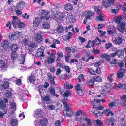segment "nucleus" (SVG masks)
I'll return each instance as SVG.
<instances>
[{
	"label": "nucleus",
	"mask_w": 126,
	"mask_h": 126,
	"mask_svg": "<svg viewBox=\"0 0 126 126\" xmlns=\"http://www.w3.org/2000/svg\"><path fill=\"white\" fill-rule=\"evenodd\" d=\"M84 120L87 123V125L84 123L83 124V126H88L91 125L92 122L90 119L87 118H84Z\"/></svg>",
	"instance_id": "obj_22"
},
{
	"label": "nucleus",
	"mask_w": 126,
	"mask_h": 126,
	"mask_svg": "<svg viewBox=\"0 0 126 126\" xmlns=\"http://www.w3.org/2000/svg\"><path fill=\"white\" fill-rule=\"evenodd\" d=\"M75 88L77 91V93L79 95H82L84 92V91L82 89H81L80 85L78 84L75 86Z\"/></svg>",
	"instance_id": "obj_10"
},
{
	"label": "nucleus",
	"mask_w": 126,
	"mask_h": 126,
	"mask_svg": "<svg viewBox=\"0 0 126 126\" xmlns=\"http://www.w3.org/2000/svg\"><path fill=\"white\" fill-rule=\"evenodd\" d=\"M62 102L64 105V108L66 109L63 111L64 116L66 117L67 116L69 117L71 116L72 115V112L69 105L64 100H62Z\"/></svg>",
	"instance_id": "obj_2"
},
{
	"label": "nucleus",
	"mask_w": 126,
	"mask_h": 126,
	"mask_svg": "<svg viewBox=\"0 0 126 126\" xmlns=\"http://www.w3.org/2000/svg\"><path fill=\"white\" fill-rule=\"evenodd\" d=\"M42 18L41 17H36L34 21H35L36 22H38L39 23L41 21Z\"/></svg>",
	"instance_id": "obj_58"
},
{
	"label": "nucleus",
	"mask_w": 126,
	"mask_h": 126,
	"mask_svg": "<svg viewBox=\"0 0 126 126\" xmlns=\"http://www.w3.org/2000/svg\"><path fill=\"white\" fill-rule=\"evenodd\" d=\"M116 50L117 51L116 53L118 56L119 57H123L124 55V53L123 50L121 49H120L118 50L117 48H116Z\"/></svg>",
	"instance_id": "obj_15"
},
{
	"label": "nucleus",
	"mask_w": 126,
	"mask_h": 126,
	"mask_svg": "<svg viewBox=\"0 0 126 126\" xmlns=\"http://www.w3.org/2000/svg\"><path fill=\"white\" fill-rule=\"evenodd\" d=\"M118 105L116 103L114 102L110 103L108 104L109 106L110 107H116L118 106Z\"/></svg>",
	"instance_id": "obj_42"
},
{
	"label": "nucleus",
	"mask_w": 126,
	"mask_h": 126,
	"mask_svg": "<svg viewBox=\"0 0 126 126\" xmlns=\"http://www.w3.org/2000/svg\"><path fill=\"white\" fill-rule=\"evenodd\" d=\"M122 17L120 16H117L114 18V20L117 23H119L121 20Z\"/></svg>",
	"instance_id": "obj_38"
},
{
	"label": "nucleus",
	"mask_w": 126,
	"mask_h": 126,
	"mask_svg": "<svg viewBox=\"0 0 126 126\" xmlns=\"http://www.w3.org/2000/svg\"><path fill=\"white\" fill-rule=\"evenodd\" d=\"M67 75L66 74H63L61 75L60 78L62 79L66 80L67 79Z\"/></svg>",
	"instance_id": "obj_57"
},
{
	"label": "nucleus",
	"mask_w": 126,
	"mask_h": 126,
	"mask_svg": "<svg viewBox=\"0 0 126 126\" xmlns=\"http://www.w3.org/2000/svg\"><path fill=\"white\" fill-rule=\"evenodd\" d=\"M64 28L62 26L60 25L56 29L57 32L59 34H60L63 32Z\"/></svg>",
	"instance_id": "obj_24"
},
{
	"label": "nucleus",
	"mask_w": 126,
	"mask_h": 126,
	"mask_svg": "<svg viewBox=\"0 0 126 126\" xmlns=\"http://www.w3.org/2000/svg\"><path fill=\"white\" fill-rule=\"evenodd\" d=\"M44 111L41 109H38L35 110V115L36 116V117L41 118L43 117Z\"/></svg>",
	"instance_id": "obj_7"
},
{
	"label": "nucleus",
	"mask_w": 126,
	"mask_h": 126,
	"mask_svg": "<svg viewBox=\"0 0 126 126\" xmlns=\"http://www.w3.org/2000/svg\"><path fill=\"white\" fill-rule=\"evenodd\" d=\"M85 13L86 14H87V15H89L91 16H92L94 14V13L93 12L89 11H86Z\"/></svg>",
	"instance_id": "obj_52"
},
{
	"label": "nucleus",
	"mask_w": 126,
	"mask_h": 126,
	"mask_svg": "<svg viewBox=\"0 0 126 126\" xmlns=\"http://www.w3.org/2000/svg\"><path fill=\"white\" fill-rule=\"evenodd\" d=\"M21 33L18 31H16L13 32L9 36V39L11 40L17 39L20 37Z\"/></svg>",
	"instance_id": "obj_4"
},
{
	"label": "nucleus",
	"mask_w": 126,
	"mask_h": 126,
	"mask_svg": "<svg viewBox=\"0 0 126 126\" xmlns=\"http://www.w3.org/2000/svg\"><path fill=\"white\" fill-rule=\"evenodd\" d=\"M34 123L35 125L37 126H38L40 124V121L37 119L34 121Z\"/></svg>",
	"instance_id": "obj_61"
},
{
	"label": "nucleus",
	"mask_w": 126,
	"mask_h": 126,
	"mask_svg": "<svg viewBox=\"0 0 126 126\" xmlns=\"http://www.w3.org/2000/svg\"><path fill=\"white\" fill-rule=\"evenodd\" d=\"M33 39L32 37H26L23 39L22 41L29 47L34 48L36 47L37 45L36 43L31 42Z\"/></svg>",
	"instance_id": "obj_3"
},
{
	"label": "nucleus",
	"mask_w": 126,
	"mask_h": 126,
	"mask_svg": "<svg viewBox=\"0 0 126 126\" xmlns=\"http://www.w3.org/2000/svg\"><path fill=\"white\" fill-rule=\"evenodd\" d=\"M114 41L116 44L120 45L122 43L123 39L120 37H116L114 39Z\"/></svg>",
	"instance_id": "obj_17"
},
{
	"label": "nucleus",
	"mask_w": 126,
	"mask_h": 126,
	"mask_svg": "<svg viewBox=\"0 0 126 126\" xmlns=\"http://www.w3.org/2000/svg\"><path fill=\"white\" fill-rule=\"evenodd\" d=\"M103 62L101 60H99L97 62L95 63L94 64V66L95 67H97L99 66Z\"/></svg>",
	"instance_id": "obj_45"
},
{
	"label": "nucleus",
	"mask_w": 126,
	"mask_h": 126,
	"mask_svg": "<svg viewBox=\"0 0 126 126\" xmlns=\"http://www.w3.org/2000/svg\"><path fill=\"white\" fill-rule=\"evenodd\" d=\"M84 78V76L83 74H81L79 75L78 78V79L79 82H81V80Z\"/></svg>",
	"instance_id": "obj_50"
},
{
	"label": "nucleus",
	"mask_w": 126,
	"mask_h": 126,
	"mask_svg": "<svg viewBox=\"0 0 126 126\" xmlns=\"http://www.w3.org/2000/svg\"><path fill=\"white\" fill-rule=\"evenodd\" d=\"M64 7L65 9L68 11H70L73 9V6L70 3H67L65 4Z\"/></svg>",
	"instance_id": "obj_20"
},
{
	"label": "nucleus",
	"mask_w": 126,
	"mask_h": 126,
	"mask_svg": "<svg viewBox=\"0 0 126 126\" xmlns=\"http://www.w3.org/2000/svg\"><path fill=\"white\" fill-rule=\"evenodd\" d=\"M58 57V58L61 59L63 57V54L62 52H59L57 53Z\"/></svg>",
	"instance_id": "obj_54"
},
{
	"label": "nucleus",
	"mask_w": 126,
	"mask_h": 126,
	"mask_svg": "<svg viewBox=\"0 0 126 126\" xmlns=\"http://www.w3.org/2000/svg\"><path fill=\"white\" fill-rule=\"evenodd\" d=\"M35 40L37 42L40 43L41 42L42 40V38L40 33H36L35 34Z\"/></svg>",
	"instance_id": "obj_11"
},
{
	"label": "nucleus",
	"mask_w": 126,
	"mask_h": 126,
	"mask_svg": "<svg viewBox=\"0 0 126 126\" xmlns=\"http://www.w3.org/2000/svg\"><path fill=\"white\" fill-rule=\"evenodd\" d=\"M69 20V21L70 22H73L75 21V19L74 16L72 15H70L68 17Z\"/></svg>",
	"instance_id": "obj_41"
},
{
	"label": "nucleus",
	"mask_w": 126,
	"mask_h": 126,
	"mask_svg": "<svg viewBox=\"0 0 126 126\" xmlns=\"http://www.w3.org/2000/svg\"><path fill=\"white\" fill-rule=\"evenodd\" d=\"M9 82L7 80H4L2 81V84L0 85V88L1 89H6L9 86Z\"/></svg>",
	"instance_id": "obj_8"
},
{
	"label": "nucleus",
	"mask_w": 126,
	"mask_h": 126,
	"mask_svg": "<svg viewBox=\"0 0 126 126\" xmlns=\"http://www.w3.org/2000/svg\"><path fill=\"white\" fill-rule=\"evenodd\" d=\"M56 53L51 51H47L45 53V56L48 64H52L55 61L56 58Z\"/></svg>",
	"instance_id": "obj_1"
},
{
	"label": "nucleus",
	"mask_w": 126,
	"mask_h": 126,
	"mask_svg": "<svg viewBox=\"0 0 126 126\" xmlns=\"http://www.w3.org/2000/svg\"><path fill=\"white\" fill-rule=\"evenodd\" d=\"M72 33L70 32H69L67 35L66 36V41H69V39L72 36Z\"/></svg>",
	"instance_id": "obj_47"
},
{
	"label": "nucleus",
	"mask_w": 126,
	"mask_h": 126,
	"mask_svg": "<svg viewBox=\"0 0 126 126\" xmlns=\"http://www.w3.org/2000/svg\"><path fill=\"white\" fill-rule=\"evenodd\" d=\"M11 48L12 50L16 52L18 49V46L16 44H13L11 45Z\"/></svg>",
	"instance_id": "obj_29"
},
{
	"label": "nucleus",
	"mask_w": 126,
	"mask_h": 126,
	"mask_svg": "<svg viewBox=\"0 0 126 126\" xmlns=\"http://www.w3.org/2000/svg\"><path fill=\"white\" fill-rule=\"evenodd\" d=\"M125 25L126 23L125 22L121 23H120L119 25V27L121 28V29L118 27L117 28V29L119 31L123 33L124 32Z\"/></svg>",
	"instance_id": "obj_12"
},
{
	"label": "nucleus",
	"mask_w": 126,
	"mask_h": 126,
	"mask_svg": "<svg viewBox=\"0 0 126 126\" xmlns=\"http://www.w3.org/2000/svg\"><path fill=\"white\" fill-rule=\"evenodd\" d=\"M24 54H22L19 57V61L20 64H23L25 62V56Z\"/></svg>",
	"instance_id": "obj_18"
},
{
	"label": "nucleus",
	"mask_w": 126,
	"mask_h": 126,
	"mask_svg": "<svg viewBox=\"0 0 126 126\" xmlns=\"http://www.w3.org/2000/svg\"><path fill=\"white\" fill-rule=\"evenodd\" d=\"M18 56V55L16 52H13L11 54V57L13 59H16Z\"/></svg>",
	"instance_id": "obj_35"
},
{
	"label": "nucleus",
	"mask_w": 126,
	"mask_h": 126,
	"mask_svg": "<svg viewBox=\"0 0 126 126\" xmlns=\"http://www.w3.org/2000/svg\"><path fill=\"white\" fill-rule=\"evenodd\" d=\"M125 72V70L122 68H121L118 73L117 75L118 77L119 78L122 77Z\"/></svg>",
	"instance_id": "obj_19"
},
{
	"label": "nucleus",
	"mask_w": 126,
	"mask_h": 126,
	"mask_svg": "<svg viewBox=\"0 0 126 126\" xmlns=\"http://www.w3.org/2000/svg\"><path fill=\"white\" fill-rule=\"evenodd\" d=\"M11 92L9 91L6 90L5 92V95L6 97L9 98L12 95Z\"/></svg>",
	"instance_id": "obj_39"
},
{
	"label": "nucleus",
	"mask_w": 126,
	"mask_h": 126,
	"mask_svg": "<svg viewBox=\"0 0 126 126\" xmlns=\"http://www.w3.org/2000/svg\"><path fill=\"white\" fill-rule=\"evenodd\" d=\"M47 108L48 109L51 110H56L57 109L56 106H55L52 104L47 105Z\"/></svg>",
	"instance_id": "obj_25"
},
{
	"label": "nucleus",
	"mask_w": 126,
	"mask_h": 126,
	"mask_svg": "<svg viewBox=\"0 0 126 126\" xmlns=\"http://www.w3.org/2000/svg\"><path fill=\"white\" fill-rule=\"evenodd\" d=\"M89 112L92 115L95 117H98L101 116L103 114L102 112L95 110H92L89 111Z\"/></svg>",
	"instance_id": "obj_9"
},
{
	"label": "nucleus",
	"mask_w": 126,
	"mask_h": 126,
	"mask_svg": "<svg viewBox=\"0 0 126 126\" xmlns=\"http://www.w3.org/2000/svg\"><path fill=\"white\" fill-rule=\"evenodd\" d=\"M114 30L115 29L114 27H112V29L108 30V32L109 34H112L113 33Z\"/></svg>",
	"instance_id": "obj_48"
},
{
	"label": "nucleus",
	"mask_w": 126,
	"mask_h": 126,
	"mask_svg": "<svg viewBox=\"0 0 126 126\" xmlns=\"http://www.w3.org/2000/svg\"><path fill=\"white\" fill-rule=\"evenodd\" d=\"M100 57L102 58L107 59L108 60H109V55L106 54L102 53L101 54Z\"/></svg>",
	"instance_id": "obj_40"
},
{
	"label": "nucleus",
	"mask_w": 126,
	"mask_h": 126,
	"mask_svg": "<svg viewBox=\"0 0 126 126\" xmlns=\"http://www.w3.org/2000/svg\"><path fill=\"white\" fill-rule=\"evenodd\" d=\"M12 18V23L13 26L15 28H18V24L20 20L16 16H13Z\"/></svg>",
	"instance_id": "obj_6"
},
{
	"label": "nucleus",
	"mask_w": 126,
	"mask_h": 126,
	"mask_svg": "<svg viewBox=\"0 0 126 126\" xmlns=\"http://www.w3.org/2000/svg\"><path fill=\"white\" fill-rule=\"evenodd\" d=\"M115 121V119L113 117L109 118L107 120V123L109 124H111L112 125H114V124L113 123Z\"/></svg>",
	"instance_id": "obj_33"
},
{
	"label": "nucleus",
	"mask_w": 126,
	"mask_h": 126,
	"mask_svg": "<svg viewBox=\"0 0 126 126\" xmlns=\"http://www.w3.org/2000/svg\"><path fill=\"white\" fill-rule=\"evenodd\" d=\"M87 83L89 86H92L94 83V81L93 79H89L87 80Z\"/></svg>",
	"instance_id": "obj_36"
},
{
	"label": "nucleus",
	"mask_w": 126,
	"mask_h": 126,
	"mask_svg": "<svg viewBox=\"0 0 126 126\" xmlns=\"http://www.w3.org/2000/svg\"><path fill=\"white\" fill-rule=\"evenodd\" d=\"M44 49L45 47L44 46H41L37 50V52L36 53V56L40 57L41 59L43 58L44 56L43 53Z\"/></svg>",
	"instance_id": "obj_5"
},
{
	"label": "nucleus",
	"mask_w": 126,
	"mask_h": 126,
	"mask_svg": "<svg viewBox=\"0 0 126 126\" xmlns=\"http://www.w3.org/2000/svg\"><path fill=\"white\" fill-rule=\"evenodd\" d=\"M55 125L56 126H61V122L60 121L57 120L55 123Z\"/></svg>",
	"instance_id": "obj_63"
},
{
	"label": "nucleus",
	"mask_w": 126,
	"mask_h": 126,
	"mask_svg": "<svg viewBox=\"0 0 126 126\" xmlns=\"http://www.w3.org/2000/svg\"><path fill=\"white\" fill-rule=\"evenodd\" d=\"M110 110L109 109H106L104 112V113L107 116H109V112L110 111Z\"/></svg>",
	"instance_id": "obj_62"
},
{
	"label": "nucleus",
	"mask_w": 126,
	"mask_h": 126,
	"mask_svg": "<svg viewBox=\"0 0 126 126\" xmlns=\"http://www.w3.org/2000/svg\"><path fill=\"white\" fill-rule=\"evenodd\" d=\"M64 86L66 88L68 89H71L73 86L69 84L68 82H66L64 84Z\"/></svg>",
	"instance_id": "obj_46"
},
{
	"label": "nucleus",
	"mask_w": 126,
	"mask_h": 126,
	"mask_svg": "<svg viewBox=\"0 0 126 126\" xmlns=\"http://www.w3.org/2000/svg\"><path fill=\"white\" fill-rule=\"evenodd\" d=\"M100 101H101L102 102H105L106 100L104 99H102V100H97V99H95L92 102V104L93 105H95L97 103H99Z\"/></svg>",
	"instance_id": "obj_27"
},
{
	"label": "nucleus",
	"mask_w": 126,
	"mask_h": 126,
	"mask_svg": "<svg viewBox=\"0 0 126 126\" xmlns=\"http://www.w3.org/2000/svg\"><path fill=\"white\" fill-rule=\"evenodd\" d=\"M1 100L0 101V109H3L2 110L6 111V110L5 109L6 104L3 101Z\"/></svg>",
	"instance_id": "obj_26"
},
{
	"label": "nucleus",
	"mask_w": 126,
	"mask_h": 126,
	"mask_svg": "<svg viewBox=\"0 0 126 126\" xmlns=\"http://www.w3.org/2000/svg\"><path fill=\"white\" fill-rule=\"evenodd\" d=\"M25 26V24L22 22H20L19 23L18 25V27H19L20 28H24Z\"/></svg>",
	"instance_id": "obj_49"
},
{
	"label": "nucleus",
	"mask_w": 126,
	"mask_h": 126,
	"mask_svg": "<svg viewBox=\"0 0 126 126\" xmlns=\"http://www.w3.org/2000/svg\"><path fill=\"white\" fill-rule=\"evenodd\" d=\"M103 5L105 7H108L111 6V4L110 3V2H108V1L107 2H106L105 1V0H103Z\"/></svg>",
	"instance_id": "obj_31"
},
{
	"label": "nucleus",
	"mask_w": 126,
	"mask_h": 126,
	"mask_svg": "<svg viewBox=\"0 0 126 126\" xmlns=\"http://www.w3.org/2000/svg\"><path fill=\"white\" fill-rule=\"evenodd\" d=\"M43 28L45 29H48L50 28V25L48 23H44L42 25Z\"/></svg>",
	"instance_id": "obj_43"
},
{
	"label": "nucleus",
	"mask_w": 126,
	"mask_h": 126,
	"mask_svg": "<svg viewBox=\"0 0 126 126\" xmlns=\"http://www.w3.org/2000/svg\"><path fill=\"white\" fill-rule=\"evenodd\" d=\"M93 52L95 54H99L100 52V51L97 49H94Z\"/></svg>",
	"instance_id": "obj_56"
},
{
	"label": "nucleus",
	"mask_w": 126,
	"mask_h": 126,
	"mask_svg": "<svg viewBox=\"0 0 126 126\" xmlns=\"http://www.w3.org/2000/svg\"><path fill=\"white\" fill-rule=\"evenodd\" d=\"M78 39L79 41L82 43H84L86 41V39L81 37H79Z\"/></svg>",
	"instance_id": "obj_51"
},
{
	"label": "nucleus",
	"mask_w": 126,
	"mask_h": 126,
	"mask_svg": "<svg viewBox=\"0 0 126 126\" xmlns=\"http://www.w3.org/2000/svg\"><path fill=\"white\" fill-rule=\"evenodd\" d=\"M40 124L43 126H46L48 124V121L46 118H43L40 121Z\"/></svg>",
	"instance_id": "obj_23"
},
{
	"label": "nucleus",
	"mask_w": 126,
	"mask_h": 126,
	"mask_svg": "<svg viewBox=\"0 0 126 126\" xmlns=\"http://www.w3.org/2000/svg\"><path fill=\"white\" fill-rule=\"evenodd\" d=\"M110 85L109 84H107L104 87V89L105 91L107 92L110 89Z\"/></svg>",
	"instance_id": "obj_55"
},
{
	"label": "nucleus",
	"mask_w": 126,
	"mask_h": 126,
	"mask_svg": "<svg viewBox=\"0 0 126 126\" xmlns=\"http://www.w3.org/2000/svg\"><path fill=\"white\" fill-rule=\"evenodd\" d=\"M10 45V41L8 40H5L2 43V46L5 49L9 47Z\"/></svg>",
	"instance_id": "obj_13"
},
{
	"label": "nucleus",
	"mask_w": 126,
	"mask_h": 126,
	"mask_svg": "<svg viewBox=\"0 0 126 126\" xmlns=\"http://www.w3.org/2000/svg\"><path fill=\"white\" fill-rule=\"evenodd\" d=\"M39 91L41 96H43L44 94L46 93L45 90L43 89L42 86L39 85L38 87Z\"/></svg>",
	"instance_id": "obj_28"
},
{
	"label": "nucleus",
	"mask_w": 126,
	"mask_h": 126,
	"mask_svg": "<svg viewBox=\"0 0 126 126\" xmlns=\"http://www.w3.org/2000/svg\"><path fill=\"white\" fill-rule=\"evenodd\" d=\"M104 16L103 15H99V16L96 17V19L97 20L103 21L104 20Z\"/></svg>",
	"instance_id": "obj_34"
},
{
	"label": "nucleus",
	"mask_w": 126,
	"mask_h": 126,
	"mask_svg": "<svg viewBox=\"0 0 126 126\" xmlns=\"http://www.w3.org/2000/svg\"><path fill=\"white\" fill-rule=\"evenodd\" d=\"M50 13L51 14V17L52 18H54L55 17H56V15L55 13L53 11H51Z\"/></svg>",
	"instance_id": "obj_60"
},
{
	"label": "nucleus",
	"mask_w": 126,
	"mask_h": 126,
	"mask_svg": "<svg viewBox=\"0 0 126 126\" xmlns=\"http://www.w3.org/2000/svg\"><path fill=\"white\" fill-rule=\"evenodd\" d=\"M18 121L16 119H12L10 120L11 124L13 126H17Z\"/></svg>",
	"instance_id": "obj_32"
},
{
	"label": "nucleus",
	"mask_w": 126,
	"mask_h": 126,
	"mask_svg": "<svg viewBox=\"0 0 126 126\" xmlns=\"http://www.w3.org/2000/svg\"><path fill=\"white\" fill-rule=\"evenodd\" d=\"M0 67L4 70H5L7 67L5 62L3 60H0Z\"/></svg>",
	"instance_id": "obj_14"
},
{
	"label": "nucleus",
	"mask_w": 126,
	"mask_h": 126,
	"mask_svg": "<svg viewBox=\"0 0 126 126\" xmlns=\"http://www.w3.org/2000/svg\"><path fill=\"white\" fill-rule=\"evenodd\" d=\"M50 11H47L44 16H42V19H45L46 20H48L50 17H51V16Z\"/></svg>",
	"instance_id": "obj_21"
},
{
	"label": "nucleus",
	"mask_w": 126,
	"mask_h": 126,
	"mask_svg": "<svg viewBox=\"0 0 126 126\" xmlns=\"http://www.w3.org/2000/svg\"><path fill=\"white\" fill-rule=\"evenodd\" d=\"M78 0H73L72 3L74 5H77V6L78 7L80 3L79 2H78Z\"/></svg>",
	"instance_id": "obj_53"
},
{
	"label": "nucleus",
	"mask_w": 126,
	"mask_h": 126,
	"mask_svg": "<svg viewBox=\"0 0 126 126\" xmlns=\"http://www.w3.org/2000/svg\"><path fill=\"white\" fill-rule=\"evenodd\" d=\"M121 98L122 101L125 102V103L126 102V95H123L122 97Z\"/></svg>",
	"instance_id": "obj_64"
},
{
	"label": "nucleus",
	"mask_w": 126,
	"mask_h": 126,
	"mask_svg": "<svg viewBox=\"0 0 126 126\" xmlns=\"http://www.w3.org/2000/svg\"><path fill=\"white\" fill-rule=\"evenodd\" d=\"M25 7V6L24 3L22 2H20L17 4L15 8V9L22 10Z\"/></svg>",
	"instance_id": "obj_16"
},
{
	"label": "nucleus",
	"mask_w": 126,
	"mask_h": 126,
	"mask_svg": "<svg viewBox=\"0 0 126 126\" xmlns=\"http://www.w3.org/2000/svg\"><path fill=\"white\" fill-rule=\"evenodd\" d=\"M11 109L14 110L16 109V104L14 102H12L10 104Z\"/></svg>",
	"instance_id": "obj_44"
},
{
	"label": "nucleus",
	"mask_w": 126,
	"mask_h": 126,
	"mask_svg": "<svg viewBox=\"0 0 126 126\" xmlns=\"http://www.w3.org/2000/svg\"><path fill=\"white\" fill-rule=\"evenodd\" d=\"M45 10H40L38 11V13L39 15H42L45 13Z\"/></svg>",
	"instance_id": "obj_59"
},
{
	"label": "nucleus",
	"mask_w": 126,
	"mask_h": 126,
	"mask_svg": "<svg viewBox=\"0 0 126 126\" xmlns=\"http://www.w3.org/2000/svg\"><path fill=\"white\" fill-rule=\"evenodd\" d=\"M93 122L94 125H97L99 126L101 125V121L98 119L94 120Z\"/></svg>",
	"instance_id": "obj_37"
},
{
	"label": "nucleus",
	"mask_w": 126,
	"mask_h": 126,
	"mask_svg": "<svg viewBox=\"0 0 126 126\" xmlns=\"http://www.w3.org/2000/svg\"><path fill=\"white\" fill-rule=\"evenodd\" d=\"M28 80L31 83L35 81V78L34 75H32L29 77Z\"/></svg>",
	"instance_id": "obj_30"
}]
</instances>
